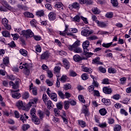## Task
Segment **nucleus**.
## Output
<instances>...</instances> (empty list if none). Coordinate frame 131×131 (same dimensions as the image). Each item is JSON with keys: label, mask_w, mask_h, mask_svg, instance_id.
Segmentation results:
<instances>
[{"label": "nucleus", "mask_w": 131, "mask_h": 131, "mask_svg": "<svg viewBox=\"0 0 131 131\" xmlns=\"http://www.w3.org/2000/svg\"><path fill=\"white\" fill-rule=\"evenodd\" d=\"M3 36L4 37H10L11 36V34H10V32L8 31H3L2 32Z\"/></svg>", "instance_id": "nucleus-28"}, {"label": "nucleus", "mask_w": 131, "mask_h": 131, "mask_svg": "<svg viewBox=\"0 0 131 131\" xmlns=\"http://www.w3.org/2000/svg\"><path fill=\"white\" fill-rule=\"evenodd\" d=\"M21 34L25 35L26 38H30L31 37H33L34 35V34L30 29H28L26 31H21Z\"/></svg>", "instance_id": "nucleus-4"}, {"label": "nucleus", "mask_w": 131, "mask_h": 131, "mask_svg": "<svg viewBox=\"0 0 131 131\" xmlns=\"http://www.w3.org/2000/svg\"><path fill=\"white\" fill-rule=\"evenodd\" d=\"M89 46H90V41L87 40L83 42V44H82L83 49L89 48Z\"/></svg>", "instance_id": "nucleus-30"}, {"label": "nucleus", "mask_w": 131, "mask_h": 131, "mask_svg": "<svg viewBox=\"0 0 131 131\" xmlns=\"http://www.w3.org/2000/svg\"><path fill=\"white\" fill-rule=\"evenodd\" d=\"M66 80H67V76H66V75H63V76L61 77V79H60V81H61V82L64 83V82H66Z\"/></svg>", "instance_id": "nucleus-55"}, {"label": "nucleus", "mask_w": 131, "mask_h": 131, "mask_svg": "<svg viewBox=\"0 0 131 131\" xmlns=\"http://www.w3.org/2000/svg\"><path fill=\"white\" fill-rule=\"evenodd\" d=\"M36 14L38 17H41V16H43V15H45V12L43 11V10L38 11L36 12Z\"/></svg>", "instance_id": "nucleus-46"}, {"label": "nucleus", "mask_w": 131, "mask_h": 131, "mask_svg": "<svg viewBox=\"0 0 131 131\" xmlns=\"http://www.w3.org/2000/svg\"><path fill=\"white\" fill-rule=\"evenodd\" d=\"M9 84L12 86V89H14V90L19 89V81H15V83L13 81H10Z\"/></svg>", "instance_id": "nucleus-11"}, {"label": "nucleus", "mask_w": 131, "mask_h": 131, "mask_svg": "<svg viewBox=\"0 0 131 131\" xmlns=\"http://www.w3.org/2000/svg\"><path fill=\"white\" fill-rule=\"evenodd\" d=\"M99 112L100 114V115H102V116H105L106 114H107V111L106 110V108H101L99 111Z\"/></svg>", "instance_id": "nucleus-26"}, {"label": "nucleus", "mask_w": 131, "mask_h": 131, "mask_svg": "<svg viewBox=\"0 0 131 131\" xmlns=\"http://www.w3.org/2000/svg\"><path fill=\"white\" fill-rule=\"evenodd\" d=\"M69 8L70 10H73V9L79 10V9H80V5L77 2H75L73 3L72 5H69Z\"/></svg>", "instance_id": "nucleus-7"}, {"label": "nucleus", "mask_w": 131, "mask_h": 131, "mask_svg": "<svg viewBox=\"0 0 131 131\" xmlns=\"http://www.w3.org/2000/svg\"><path fill=\"white\" fill-rule=\"evenodd\" d=\"M102 91L104 94H106V95H110V94H112V92L113 91L112 89L107 86H104L102 89Z\"/></svg>", "instance_id": "nucleus-10"}, {"label": "nucleus", "mask_w": 131, "mask_h": 131, "mask_svg": "<svg viewBox=\"0 0 131 131\" xmlns=\"http://www.w3.org/2000/svg\"><path fill=\"white\" fill-rule=\"evenodd\" d=\"M33 36L35 40L38 41V40H40L41 39V37L40 36L34 35V36Z\"/></svg>", "instance_id": "nucleus-63"}, {"label": "nucleus", "mask_w": 131, "mask_h": 131, "mask_svg": "<svg viewBox=\"0 0 131 131\" xmlns=\"http://www.w3.org/2000/svg\"><path fill=\"white\" fill-rule=\"evenodd\" d=\"M83 30L81 31V35L83 36H90L91 34H93L94 33V31L91 30L90 31V28L89 27H83Z\"/></svg>", "instance_id": "nucleus-3"}, {"label": "nucleus", "mask_w": 131, "mask_h": 131, "mask_svg": "<svg viewBox=\"0 0 131 131\" xmlns=\"http://www.w3.org/2000/svg\"><path fill=\"white\" fill-rule=\"evenodd\" d=\"M69 104L70 103H69V101H65L64 102V108L66 110L69 109V107H70Z\"/></svg>", "instance_id": "nucleus-38"}, {"label": "nucleus", "mask_w": 131, "mask_h": 131, "mask_svg": "<svg viewBox=\"0 0 131 131\" xmlns=\"http://www.w3.org/2000/svg\"><path fill=\"white\" fill-rule=\"evenodd\" d=\"M69 75L70 76H72V77H75V76H76L77 75V74L74 71H70Z\"/></svg>", "instance_id": "nucleus-54"}, {"label": "nucleus", "mask_w": 131, "mask_h": 131, "mask_svg": "<svg viewBox=\"0 0 131 131\" xmlns=\"http://www.w3.org/2000/svg\"><path fill=\"white\" fill-rule=\"evenodd\" d=\"M24 73L27 76H28L30 74V69H24Z\"/></svg>", "instance_id": "nucleus-49"}, {"label": "nucleus", "mask_w": 131, "mask_h": 131, "mask_svg": "<svg viewBox=\"0 0 131 131\" xmlns=\"http://www.w3.org/2000/svg\"><path fill=\"white\" fill-rule=\"evenodd\" d=\"M92 61L95 64H98V65L103 64V62L100 61V57H97L96 58L93 59Z\"/></svg>", "instance_id": "nucleus-18"}, {"label": "nucleus", "mask_w": 131, "mask_h": 131, "mask_svg": "<svg viewBox=\"0 0 131 131\" xmlns=\"http://www.w3.org/2000/svg\"><path fill=\"white\" fill-rule=\"evenodd\" d=\"M73 59L75 61V62H80V61L82 60L80 56H79L78 54L75 55L73 56Z\"/></svg>", "instance_id": "nucleus-23"}, {"label": "nucleus", "mask_w": 131, "mask_h": 131, "mask_svg": "<svg viewBox=\"0 0 131 131\" xmlns=\"http://www.w3.org/2000/svg\"><path fill=\"white\" fill-rule=\"evenodd\" d=\"M42 100L44 103H45V104L47 102H48V96H47V94H43Z\"/></svg>", "instance_id": "nucleus-60"}, {"label": "nucleus", "mask_w": 131, "mask_h": 131, "mask_svg": "<svg viewBox=\"0 0 131 131\" xmlns=\"http://www.w3.org/2000/svg\"><path fill=\"white\" fill-rule=\"evenodd\" d=\"M82 68V71H83V72H88L90 74L93 72V70L91 68H88L85 66H82L81 67Z\"/></svg>", "instance_id": "nucleus-14"}, {"label": "nucleus", "mask_w": 131, "mask_h": 131, "mask_svg": "<svg viewBox=\"0 0 131 131\" xmlns=\"http://www.w3.org/2000/svg\"><path fill=\"white\" fill-rule=\"evenodd\" d=\"M78 99L80 102H81L83 104H85V100H84V98L81 95L78 96Z\"/></svg>", "instance_id": "nucleus-40"}, {"label": "nucleus", "mask_w": 131, "mask_h": 131, "mask_svg": "<svg viewBox=\"0 0 131 131\" xmlns=\"http://www.w3.org/2000/svg\"><path fill=\"white\" fill-rule=\"evenodd\" d=\"M92 12L94 14H97L98 15L100 13V10L97 7L93 8L92 9Z\"/></svg>", "instance_id": "nucleus-43"}, {"label": "nucleus", "mask_w": 131, "mask_h": 131, "mask_svg": "<svg viewBox=\"0 0 131 131\" xmlns=\"http://www.w3.org/2000/svg\"><path fill=\"white\" fill-rule=\"evenodd\" d=\"M20 69H30V64L26 62H21L20 63Z\"/></svg>", "instance_id": "nucleus-9"}, {"label": "nucleus", "mask_w": 131, "mask_h": 131, "mask_svg": "<svg viewBox=\"0 0 131 131\" xmlns=\"http://www.w3.org/2000/svg\"><path fill=\"white\" fill-rule=\"evenodd\" d=\"M85 56H87V57H91L93 56V53L92 52H89V50L88 48H83Z\"/></svg>", "instance_id": "nucleus-19"}, {"label": "nucleus", "mask_w": 131, "mask_h": 131, "mask_svg": "<svg viewBox=\"0 0 131 131\" xmlns=\"http://www.w3.org/2000/svg\"><path fill=\"white\" fill-rule=\"evenodd\" d=\"M56 107L58 110H62V109H63V104L62 102L57 103L56 104Z\"/></svg>", "instance_id": "nucleus-37"}, {"label": "nucleus", "mask_w": 131, "mask_h": 131, "mask_svg": "<svg viewBox=\"0 0 131 131\" xmlns=\"http://www.w3.org/2000/svg\"><path fill=\"white\" fill-rule=\"evenodd\" d=\"M57 94H58L59 97H60V99H65V94L64 93H63V92L62 91H58Z\"/></svg>", "instance_id": "nucleus-31"}, {"label": "nucleus", "mask_w": 131, "mask_h": 131, "mask_svg": "<svg viewBox=\"0 0 131 131\" xmlns=\"http://www.w3.org/2000/svg\"><path fill=\"white\" fill-rule=\"evenodd\" d=\"M38 114L40 119H42V118H43V116H45V113L43 112L41 110H39L38 111Z\"/></svg>", "instance_id": "nucleus-36"}, {"label": "nucleus", "mask_w": 131, "mask_h": 131, "mask_svg": "<svg viewBox=\"0 0 131 131\" xmlns=\"http://www.w3.org/2000/svg\"><path fill=\"white\" fill-rule=\"evenodd\" d=\"M78 124L80 126H81V127H85V126H86V123H85V122L81 120H78Z\"/></svg>", "instance_id": "nucleus-29"}, {"label": "nucleus", "mask_w": 131, "mask_h": 131, "mask_svg": "<svg viewBox=\"0 0 131 131\" xmlns=\"http://www.w3.org/2000/svg\"><path fill=\"white\" fill-rule=\"evenodd\" d=\"M11 36H12L14 40H17L19 37V35H18V34H11Z\"/></svg>", "instance_id": "nucleus-61"}, {"label": "nucleus", "mask_w": 131, "mask_h": 131, "mask_svg": "<svg viewBox=\"0 0 131 131\" xmlns=\"http://www.w3.org/2000/svg\"><path fill=\"white\" fill-rule=\"evenodd\" d=\"M83 113L85 114V116H89V115H90V112H89V109L88 108L83 110Z\"/></svg>", "instance_id": "nucleus-52"}, {"label": "nucleus", "mask_w": 131, "mask_h": 131, "mask_svg": "<svg viewBox=\"0 0 131 131\" xmlns=\"http://www.w3.org/2000/svg\"><path fill=\"white\" fill-rule=\"evenodd\" d=\"M120 113L122 114V115H124L125 116H127V115H128L127 112H126V111L124 108H121L120 110Z\"/></svg>", "instance_id": "nucleus-35"}, {"label": "nucleus", "mask_w": 131, "mask_h": 131, "mask_svg": "<svg viewBox=\"0 0 131 131\" xmlns=\"http://www.w3.org/2000/svg\"><path fill=\"white\" fill-rule=\"evenodd\" d=\"M23 99L27 100L29 98V93L28 92H25L22 95Z\"/></svg>", "instance_id": "nucleus-39"}, {"label": "nucleus", "mask_w": 131, "mask_h": 131, "mask_svg": "<svg viewBox=\"0 0 131 131\" xmlns=\"http://www.w3.org/2000/svg\"><path fill=\"white\" fill-rule=\"evenodd\" d=\"M1 3L4 7H5V8H7L8 10H12L13 8H12V7L10 6L9 4H8V2H7L5 0H1Z\"/></svg>", "instance_id": "nucleus-12"}, {"label": "nucleus", "mask_w": 131, "mask_h": 131, "mask_svg": "<svg viewBox=\"0 0 131 131\" xmlns=\"http://www.w3.org/2000/svg\"><path fill=\"white\" fill-rule=\"evenodd\" d=\"M105 17L106 18H108L109 19H111V18L113 17V12H107L105 14Z\"/></svg>", "instance_id": "nucleus-48"}, {"label": "nucleus", "mask_w": 131, "mask_h": 131, "mask_svg": "<svg viewBox=\"0 0 131 131\" xmlns=\"http://www.w3.org/2000/svg\"><path fill=\"white\" fill-rule=\"evenodd\" d=\"M29 127H30V125H29V124H24L23 125L22 129L24 131H26L28 128H29Z\"/></svg>", "instance_id": "nucleus-53"}, {"label": "nucleus", "mask_w": 131, "mask_h": 131, "mask_svg": "<svg viewBox=\"0 0 131 131\" xmlns=\"http://www.w3.org/2000/svg\"><path fill=\"white\" fill-rule=\"evenodd\" d=\"M37 102H38V98H33L30 100L29 103L27 104V109L26 110L27 111H29L30 110V108L33 107V108L31 110L30 115L32 117H34L36 116V114H35V112L36 111L35 110V107H36V105L37 104Z\"/></svg>", "instance_id": "nucleus-1"}, {"label": "nucleus", "mask_w": 131, "mask_h": 131, "mask_svg": "<svg viewBox=\"0 0 131 131\" xmlns=\"http://www.w3.org/2000/svg\"><path fill=\"white\" fill-rule=\"evenodd\" d=\"M19 119L22 121V122H23V123H25V122H26V119H25V116H24V115H20Z\"/></svg>", "instance_id": "nucleus-58"}, {"label": "nucleus", "mask_w": 131, "mask_h": 131, "mask_svg": "<svg viewBox=\"0 0 131 131\" xmlns=\"http://www.w3.org/2000/svg\"><path fill=\"white\" fill-rule=\"evenodd\" d=\"M114 131H120L121 130V125L119 124H115L113 127Z\"/></svg>", "instance_id": "nucleus-24"}, {"label": "nucleus", "mask_w": 131, "mask_h": 131, "mask_svg": "<svg viewBox=\"0 0 131 131\" xmlns=\"http://www.w3.org/2000/svg\"><path fill=\"white\" fill-rule=\"evenodd\" d=\"M50 54L51 53H50L49 51H46L42 53L40 56L41 60H47V59H49V58H50Z\"/></svg>", "instance_id": "nucleus-8"}, {"label": "nucleus", "mask_w": 131, "mask_h": 131, "mask_svg": "<svg viewBox=\"0 0 131 131\" xmlns=\"http://www.w3.org/2000/svg\"><path fill=\"white\" fill-rule=\"evenodd\" d=\"M98 126L101 127V128H105V127H107V124L106 122L100 123L98 125Z\"/></svg>", "instance_id": "nucleus-59"}, {"label": "nucleus", "mask_w": 131, "mask_h": 131, "mask_svg": "<svg viewBox=\"0 0 131 131\" xmlns=\"http://www.w3.org/2000/svg\"><path fill=\"white\" fill-rule=\"evenodd\" d=\"M111 3L113 7H118V1L117 0H111Z\"/></svg>", "instance_id": "nucleus-34"}, {"label": "nucleus", "mask_w": 131, "mask_h": 131, "mask_svg": "<svg viewBox=\"0 0 131 131\" xmlns=\"http://www.w3.org/2000/svg\"><path fill=\"white\" fill-rule=\"evenodd\" d=\"M113 42H110V43H103L102 46L103 47V48H106V49H108V48H110L111 45H112Z\"/></svg>", "instance_id": "nucleus-41"}, {"label": "nucleus", "mask_w": 131, "mask_h": 131, "mask_svg": "<svg viewBox=\"0 0 131 131\" xmlns=\"http://www.w3.org/2000/svg\"><path fill=\"white\" fill-rule=\"evenodd\" d=\"M3 63L6 66H7L10 63V58L9 57L6 56L4 57L3 59Z\"/></svg>", "instance_id": "nucleus-20"}, {"label": "nucleus", "mask_w": 131, "mask_h": 131, "mask_svg": "<svg viewBox=\"0 0 131 131\" xmlns=\"http://www.w3.org/2000/svg\"><path fill=\"white\" fill-rule=\"evenodd\" d=\"M19 53L24 57H26L27 56V51L25 50V49H21L19 50Z\"/></svg>", "instance_id": "nucleus-32"}, {"label": "nucleus", "mask_w": 131, "mask_h": 131, "mask_svg": "<svg viewBox=\"0 0 131 131\" xmlns=\"http://www.w3.org/2000/svg\"><path fill=\"white\" fill-rule=\"evenodd\" d=\"M16 106L19 110H26L27 106L25 107L23 104V101L21 100L18 101L16 103Z\"/></svg>", "instance_id": "nucleus-5"}, {"label": "nucleus", "mask_w": 131, "mask_h": 131, "mask_svg": "<svg viewBox=\"0 0 131 131\" xmlns=\"http://www.w3.org/2000/svg\"><path fill=\"white\" fill-rule=\"evenodd\" d=\"M88 40H96V39H98V37H97L96 35H93V36H88L86 38Z\"/></svg>", "instance_id": "nucleus-33"}, {"label": "nucleus", "mask_w": 131, "mask_h": 131, "mask_svg": "<svg viewBox=\"0 0 131 131\" xmlns=\"http://www.w3.org/2000/svg\"><path fill=\"white\" fill-rule=\"evenodd\" d=\"M48 17L50 20L53 21L54 20L56 19V13L54 12H50L49 14Z\"/></svg>", "instance_id": "nucleus-17"}, {"label": "nucleus", "mask_w": 131, "mask_h": 131, "mask_svg": "<svg viewBox=\"0 0 131 131\" xmlns=\"http://www.w3.org/2000/svg\"><path fill=\"white\" fill-rule=\"evenodd\" d=\"M101 101L105 106H110L111 105V101L109 99L103 98Z\"/></svg>", "instance_id": "nucleus-16"}, {"label": "nucleus", "mask_w": 131, "mask_h": 131, "mask_svg": "<svg viewBox=\"0 0 131 131\" xmlns=\"http://www.w3.org/2000/svg\"><path fill=\"white\" fill-rule=\"evenodd\" d=\"M95 86L94 85H91L88 87V91L89 93H92L95 90Z\"/></svg>", "instance_id": "nucleus-50"}, {"label": "nucleus", "mask_w": 131, "mask_h": 131, "mask_svg": "<svg viewBox=\"0 0 131 131\" xmlns=\"http://www.w3.org/2000/svg\"><path fill=\"white\" fill-rule=\"evenodd\" d=\"M18 92H19V90L16 91H11L12 97L13 99H20V98H21V94L18 93Z\"/></svg>", "instance_id": "nucleus-6"}, {"label": "nucleus", "mask_w": 131, "mask_h": 131, "mask_svg": "<svg viewBox=\"0 0 131 131\" xmlns=\"http://www.w3.org/2000/svg\"><path fill=\"white\" fill-rule=\"evenodd\" d=\"M63 88L66 91H68V90L71 89V85H70L69 83H67L63 86Z\"/></svg>", "instance_id": "nucleus-51"}, {"label": "nucleus", "mask_w": 131, "mask_h": 131, "mask_svg": "<svg viewBox=\"0 0 131 131\" xmlns=\"http://www.w3.org/2000/svg\"><path fill=\"white\" fill-rule=\"evenodd\" d=\"M81 78L83 80H86L89 79V75L86 73H83L81 75Z\"/></svg>", "instance_id": "nucleus-44"}, {"label": "nucleus", "mask_w": 131, "mask_h": 131, "mask_svg": "<svg viewBox=\"0 0 131 131\" xmlns=\"http://www.w3.org/2000/svg\"><path fill=\"white\" fill-rule=\"evenodd\" d=\"M73 20L75 22H78V23H79L80 21V17H79L78 15H76L74 17Z\"/></svg>", "instance_id": "nucleus-56"}, {"label": "nucleus", "mask_w": 131, "mask_h": 131, "mask_svg": "<svg viewBox=\"0 0 131 131\" xmlns=\"http://www.w3.org/2000/svg\"><path fill=\"white\" fill-rule=\"evenodd\" d=\"M79 46H80V43L79 40H77L72 45L68 46L67 48L71 52H74L76 54H80V53H82V50L78 47Z\"/></svg>", "instance_id": "nucleus-2"}, {"label": "nucleus", "mask_w": 131, "mask_h": 131, "mask_svg": "<svg viewBox=\"0 0 131 131\" xmlns=\"http://www.w3.org/2000/svg\"><path fill=\"white\" fill-rule=\"evenodd\" d=\"M24 15L25 17H27V18H33V17H34V15H33V14L29 12H25L24 13Z\"/></svg>", "instance_id": "nucleus-27"}, {"label": "nucleus", "mask_w": 131, "mask_h": 131, "mask_svg": "<svg viewBox=\"0 0 131 131\" xmlns=\"http://www.w3.org/2000/svg\"><path fill=\"white\" fill-rule=\"evenodd\" d=\"M2 24H3L4 26H5V25H7V24H8V19H7V18H3L2 19Z\"/></svg>", "instance_id": "nucleus-64"}, {"label": "nucleus", "mask_w": 131, "mask_h": 131, "mask_svg": "<svg viewBox=\"0 0 131 131\" xmlns=\"http://www.w3.org/2000/svg\"><path fill=\"white\" fill-rule=\"evenodd\" d=\"M30 91H31L34 95V96H37V89L36 88H32V86H30Z\"/></svg>", "instance_id": "nucleus-25"}, {"label": "nucleus", "mask_w": 131, "mask_h": 131, "mask_svg": "<svg viewBox=\"0 0 131 131\" xmlns=\"http://www.w3.org/2000/svg\"><path fill=\"white\" fill-rule=\"evenodd\" d=\"M54 73H60V71L61 70V67L59 66H56L54 68Z\"/></svg>", "instance_id": "nucleus-47"}, {"label": "nucleus", "mask_w": 131, "mask_h": 131, "mask_svg": "<svg viewBox=\"0 0 131 131\" xmlns=\"http://www.w3.org/2000/svg\"><path fill=\"white\" fill-rule=\"evenodd\" d=\"M120 84H124L125 82L126 81V77H122L120 79Z\"/></svg>", "instance_id": "nucleus-57"}, {"label": "nucleus", "mask_w": 131, "mask_h": 131, "mask_svg": "<svg viewBox=\"0 0 131 131\" xmlns=\"http://www.w3.org/2000/svg\"><path fill=\"white\" fill-rule=\"evenodd\" d=\"M108 73H116V70L115 69H114V68H109L108 69Z\"/></svg>", "instance_id": "nucleus-45"}, {"label": "nucleus", "mask_w": 131, "mask_h": 131, "mask_svg": "<svg viewBox=\"0 0 131 131\" xmlns=\"http://www.w3.org/2000/svg\"><path fill=\"white\" fill-rule=\"evenodd\" d=\"M96 23L98 25V26H99V27H101L102 28H104V27H106V23L104 22L96 20Z\"/></svg>", "instance_id": "nucleus-22"}, {"label": "nucleus", "mask_w": 131, "mask_h": 131, "mask_svg": "<svg viewBox=\"0 0 131 131\" xmlns=\"http://www.w3.org/2000/svg\"><path fill=\"white\" fill-rule=\"evenodd\" d=\"M35 51L36 53H40L41 52V47L40 46H36L35 47Z\"/></svg>", "instance_id": "nucleus-62"}, {"label": "nucleus", "mask_w": 131, "mask_h": 131, "mask_svg": "<svg viewBox=\"0 0 131 131\" xmlns=\"http://www.w3.org/2000/svg\"><path fill=\"white\" fill-rule=\"evenodd\" d=\"M55 7L57 9H63V4L61 2H58L55 5Z\"/></svg>", "instance_id": "nucleus-42"}, {"label": "nucleus", "mask_w": 131, "mask_h": 131, "mask_svg": "<svg viewBox=\"0 0 131 131\" xmlns=\"http://www.w3.org/2000/svg\"><path fill=\"white\" fill-rule=\"evenodd\" d=\"M32 122H34L35 124H39L40 123V120L36 116H35L34 117H32Z\"/></svg>", "instance_id": "nucleus-15"}, {"label": "nucleus", "mask_w": 131, "mask_h": 131, "mask_svg": "<svg viewBox=\"0 0 131 131\" xmlns=\"http://www.w3.org/2000/svg\"><path fill=\"white\" fill-rule=\"evenodd\" d=\"M51 100L54 101V102H57L58 101V98H57V94L55 93H51V96H49Z\"/></svg>", "instance_id": "nucleus-21"}, {"label": "nucleus", "mask_w": 131, "mask_h": 131, "mask_svg": "<svg viewBox=\"0 0 131 131\" xmlns=\"http://www.w3.org/2000/svg\"><path fill=\"white\" fill-rule=\"evenodd\" d=\"M62 62L66 69H69L70 68V63H69V61L67 59L63 58Z\"/></svg>", "instance_id": "nucleus-13"}]
</instances>
